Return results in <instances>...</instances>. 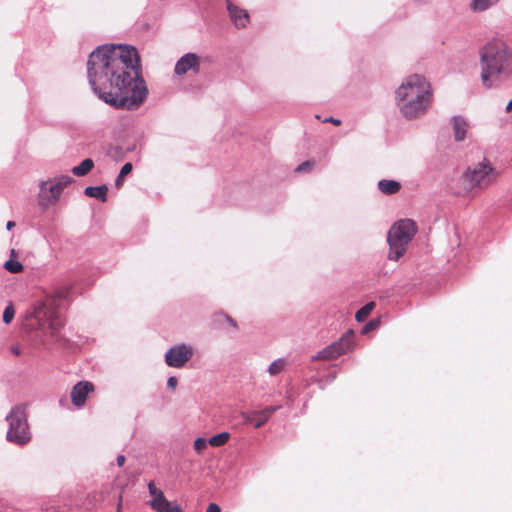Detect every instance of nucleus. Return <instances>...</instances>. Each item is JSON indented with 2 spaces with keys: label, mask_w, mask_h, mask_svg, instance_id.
Wrapping results in <instances>:
<instances>
[{
  "label": "nucleus",
  "mask_w": 512,
  "mask_h": 512,
  "mask_svg": "<svg viewBox=\"0 0 512 512\" xmlns=\"http://www.w3.org/2000/svg\"><path fill=\"white\" fill-rule=\"evenodd\" d=\"M319 386L323 389L322 381L319 382Z\"/></svg>",
  "instance_id": "nucleus-42"
},
{
  "label": "nucleus",
  "mask_w": 512,
  "mask_h": 512,
  "mask_svg": "<svg viewBox=\"0 0 512 512\" xmlns=\"http://www.w3.org/2000/svg\"><path fill=\"white\" fill-rule=\"evenodd\" d=\"M15 315V308L12 302H9L3 311L2 320L5 324H10Z\"/></svg>",
  "instance_id": "nucleus-26"
},
{
  "label": "nucleus",
  "mask_w": 512,
  "mask_h": 512,
  "mask_svg": "<svg viewBox=\"0 0 512 512\" xmlns=\"http://www.w3.org/2000/svg\"><path fill=\"white\" fill-rule=\"evenodd\" d=\"M28 405L20 403L11 408L5 420L8 423L6 440L23 447L31 441L32 433L28 423Z\"/></svg>",
  "instance_id": "nucleus-5"
},
{
  "label": "nucleus",
  "mask_w": 512,
  "mask_h": 512,
  "mask_svg": "<svg viewBox=\"0 0 512 512\" xmlns=\"http://www.w3.org/2000/svg\"><path fill=\"white\" fill-rule=\"evenodd\" d=\"M93 167V160L91 158H86L79 165L74 166L71 171L74 175L82 177L87 175Z\"/></svg>",
  "instance_id": "nucleus-20"
},
{
  "label": "nucleus",
  "mask_w": 512,
  "mask_h": 512,
  "mask_svg": "<svg viewBox=\"0 0 512 512\" xmlns=\"http://www.w3.org/2000/svg\"><path fill=\"white\" fill-rule=\"evenodd\" d=\"M227 10L233 24L236 28H245L249 23V14L246 10L234 5L232 1L226 0Z\"/></svg>",
  "instance_id": "nucleus-13"
},
{
  "label": "nucleus",
  "mask_w": 512,
  "mask_h": 512,
  "mask_svg": "<svg viewBox=\"0 0 512 512\" xmlns=\"http://www.w3.org/2000/svg\"><path fill=\"white\" fill-rule=\"evenodd\" d=\"M194 355V349L191 345L181 343L172 346L165 353V363L169 367L182 368L191 360Z\"/></svg>",
  "instance_id": "nucleus-10"
},
{
  "label": "nucleus",
  "mask_w": 512,
  "mask_h": 512,
  "mask_svg": "<svg viewBox=\"0 0 512 512\" xmlns=\"http://www.w3.org/2000/svg\"><path fill=\"white\" fill-rule=\"evenodd\" d=\"M150 505L157 512H182L181 507L168 501L163 492H159L157 498L150 501Z\"/></svg>",
  "instance_id": "nucleus-15"
},
{
  "label": "nucleus",
  "mask_w": 512,
  "mask_h": 512,
  "mask_svg": "<svg viewBox=\"0 0 512 512\" xmlns=\"http://www.w3.org/2000/svg\"><path fill=\"white\" fill-rule=\"evenodd\" d=\"M314 165V162L313 161H305L303 163H301L300 165H298L296 168H295V172L297 173H302V172H306V171H309L310 168Z\"/></svg>",
  "instance_id": "nucleus-31"
},
{
  "label": "nucleus",
  "mask_w": 512,
  "mask_h": 512,
  "mask_svg": "<svg viewBox=\"0 0 512 512\" xmlns=\"http://www.w3.org/2000/svg\"><path fill=\"white\" fill-rule=\"evenodd\" d=\"M69 293L68 287H61L36 301L27 313L26 329L34 332L35 337L46 348H51L53 345L66 347L69 343L62 334L65 321L59 311L68 300Z\"/></svg>",
  "instance_id": "nucleus-2"
},
{
  "label": "nucleus",
  "mask_w": 512,
  "mask_h": 512,
  "mask_svg": "<svg viewBox=\"0 0 512 512\" xmlns=\"http://www.w3.org/2000/svg\"><path fill=\"white\" fill-rule=\"evenodd\" d=\"M188 71H192L194 74L200 72V57L195 53H186L175 64V74L181 76L186 74Z\"/></svg>",
  "instance_id": "nucleus-11"
},
{
  "label": "nucleus",
  "mask_w": 512,
  "mask_h": 512,
  "mask_svg": "<svg viewBox=\"0 0 512 512\" xmlns=\"http://www.w3.org/2000/svg\"><path fill=\"white\" fill-rule=\"evenodd\" d=\"M11 352L16 356H19L21 354V349L19 346L14 345L11 347Z\"/></svg>",
  "instance_id": "nucleus-38"
},
{
  "label": "nucleus",
  "mask_w": 512,
  "mask_h": 512,
  "mask_svg": "<svg viewBox=\"0 0 512 512\" xmlns=\"http://www.w3.org/2000/svg\"><path fill=\"white\" fill-rule=\"evenodd\" d=\"M132 169H133V165L130 162L125 163L121 167L120 172H119L118 176L115 179V186L117 188L122 187L123 182H124V177L127 176L129 173H131Z\"/></svg>",
  "instance_id": "nucleus-23"
},
{
  "label": "nucleus",
  "mask_w": 512,
  "mask_h": 512,
  "mask_svg": "<svg viewBox=\"0 0 512 512\" xmlns=\"http://www.w3.org/2000/svg\"><path fill=\"white\" fill-rule=\"evenodd\" d=\"M15 226V222L14 221H8L7 224H6V228L8 230L12 229V227Z\"/></svg>",
  "instance_id": "nucleus-40"
},
{
  "label": "nucleus",
  "mask_w": 512,
  "mask_h": 512,
  "mask_svg": "<svg viewBox=\"0 0 512 512\" xmlns=\"http://www.w3.org/2000/svg\"><path fill=\"white\" fill-rule=\"evenodd\" d=\"M324 123H332L334 125H340L341 121L337 118H334V117H329V118H326L324 121Z\"/></svg>",
  "instance_id": "nucleus-36"
},
{
  "label": "nucleus",
  "mask_w": 512,
  "mask_h": 512,
  "mask_svg": "<svg viewBox=\"0 0 512 512\" xmlns=\"http://www.w3.org/2000/svg\"><path fill=\"white\" fill-rule=\"evenodd\" d=\"M73 182V178L68 175L56 176L53 179L41 181L39 183L38 204L46 210L49 206L54 205L63 190Z\"/></svg>",
  "instance_id": "nucleus-8"
},
{
  "label": "nucleus",
  "mask_w": 512,
  "mask_h": 512,
  "mask_svg": "<svg viewBox=\"0 0 512 512\" xmlns=\"http://www.w3.org/2000/svg\"><path fill=\"white\" fill-rule=\"evenodd\" d=\"M506 112L512 111V99L508 102L505 108Z\"/></svg>",
  "instance_id": "nucleus-39"
},
{
  "label": "nucleus",
  "mask_w": 512,
  "mask_h": 512,
  "mask_svg": "<svg viewBox=\"0 0 512 512\" xmlns=\"http://www.w3.org/2000/svg\"><path fill=\"white\" fill-rule=\"evenodd\" d=\"M353 337H354V334H353L352 330L346 331L338 341H336V342L328 345L324 349L318 351L312 357V360L315 361V360L335 359V358L339 357L340 355L349 352L353 348V345H354Z\"/></svg>",
  "instance_id": "nucleus-9"
},
{
  "label": "nucleus",
  "mask_w": 512,
  "mask_h": 512,
  "mask_svg": "<svg viewBox=\"0 0 512 512\" xmlns=\"http://www.w3.org/2000/svg\"><path fill=\"white\" fill-rule=\"evenodd\" d=\"M107 185H99V186H88L84 190V194L91 198H96L102 202L107 200Z\"/></svg>",
  "instance_id": "nucleus-18"
},
{
  "label": "nucleus",
  "mask_w": 512,
  "mask_h": 512,
  "mask_svg": "<svg viewBox=\"0 0 512 512\" xmlns=\"http://www.w3.org/2000/svg\"><path fill=\"white\" fill-rule=\"evenodd\" d=\"M450 125L453 132V137L456 142H461L466 138L469 123L465 117L455 115L450 119Z\"/></svg>",
  "instance_id": "nucleus-14"
},
{
  "label": "nucleus",
  "mask_w": 512,
  "mask_h": 512,
  "mask_svg": "<svg viewBox=\"0 0 512 512\" xmlns=\"http://www.w3.org/2000/svg\"><path fill=\"white\" fill-rule=\"evenodd\" d=\"M284 365H285V361L284 359L282 358H278L276 360H274L269 366H268V373L272 376H275L277 374H279L283 368H284Z\"/></svg>",
  "instance_id": "nucleus-25"
},
{
  "label": "nucleus",
  "mask_w": 512,
  "mask_h": 512,
  "mask_svg": "<svg viewBox=\"0 0 512 512\" xmlns=\"http://www.w3.org/2000/svg\"><path fill=\"white\" fill-rule=\"evenodd\" d=\"M4 268L13 274L20 273L23 271L24 266L17 260L9 259L4 263Z\"/></svg>",
  "instance_id": "nucleus-24"
},
{
  "label": "nucleus",
  "mask_w": 512,
  "mask_h": 512,
  "mask_svg": "<svg viewBox=\"0 0 512 512\" xmlns=\"http://www.w3.org/2000/svg\"><path fill=\"white\" fill-rule=\"evenodd\" d=\"M281 405H271V406H267L265 407L264 409H262L261 411L263 412V414L265 415V417L267 418V420H269V418L271 417V415L273 413H275L276 411H278L279 409H281Z\"/></svg>",
  "instance_id": "nucleus-30"
},
{
  "label": "nucleus",
  "mask_w": 512,
  "mask_h": 512,
  "mask_svg": "<svg viewBox=\"0 0 512 512\" xmlns=\"http://www.w3.org/2000/svg\"><path fill=\"white\" fill-rule=\"evenodd\" d=\"M380 325L379 319H372L362 329V333H368L374 329H376Z\"/></svg>",
  "instance_id": "nucleus-29"
},
{
  "label": "nucleus",
  "mask_w": 512,
  "mask_h": 512,
  "mask_svg": "<svg viewBox=\"0 0 512 512\" xmlns=\"http://www.w3.org/2000/svg\"><path fill=\"white\" fill-rule=\"evenodd\" d=\"M94 390V385L89 381H80L75 384L71 391V401L76 407H82L90 392Z\"/></svg>",
  "instance_id": "nucleus-12"
},
{
  "label": "nucleus",
  "mask_w": 512,
  "mask_h": 512,
  "mask_svg": "<svg viewBox=\"0 0 512 512\" xmlns=\"http://www.w3.org/2000/svg\"><path fill=\"white\" fill-rule=\"evenodd\" d=\"M401 187V183L394 179H381L377 183L378 190L384 195L397 194Z\"/></svg>",
  "instance_id": "nucleus-17"
},
{
  "label": "nucleus",
  "mask_w": 512,
  "mask_h": 512,
  "mask_svg": "<svg viewBox=\"0 0 512 512\" xmlns=\"http://www.w3.org/2000/svg\"><path fill=\"white\" fill-rule=\"evenodd\" d=\"M297 395L293 387L286 391L285 404L288 408H293Z\"/></svg>",
  "instance_id": "nucleus-27"
},
{
  "label": "nucleus",
  "mask_w": 512,
  "mask_h": 512,
  "mask_svg": "<svg viewBox=\"0 0 512 512\" xmlns=\"http://www.w3.org/2000/svg\"><path fill=\"white\" fill-rule=\"evenodd\" d=\"M499 173L490 161L484 158L478 163L467 167L460 177V184L464 192L483 190L496 181Z\"/></svg>",
  "instance_id": "nucleus-6"
},
{
  "label": "nucleus",
  "mask_w": 512,
  "mask_h": 512,
  "mask_svg": "<svg viewBox=\"0 0 512 512\" xmlns=\"http://www.w3.org/2000/svg\"><path fill=\"white\" fill-rule=\"evenodd\" d=\"M431 99V85L419 74L406 77L395 92L397 106L406 119H415L423 115Z\"/></svg>",
  "instance_id": "nucleus-3"
},
{
  "label": "nucleus",
  "mask_w": 512,
  "mask_h": 512,
  "mask_svg": "<svg viewBox=\"0 0 512 512\" xmlns=\"http://www.w3.org/2000/svg\"><path fill=\"white\" fill-rule=\"evenodd\" d=\"M148 490H149L150 495L152 496V499L157 498V495L159 494V492H162L160 489L155 487L153 482H150L148 484Z\"/></svg>",
  "instance_id": "nucleus-32"
},
{
  "label": "nucleus",
  "mask_w": 512,
  "mask_h": 512,
  "mask_svg": "<svg viewBox=\"0 0 512 512\" xmlns=\"http://www.w3.org/2000/svg\"><path fill=\"white\" fill-rule=\"evenodd\" d=\"M206 512H221V508L216 503H210L207 507Z\"/></svg>",
  "instance_id": "nucleus-35"
},
{
  "label": "nucleus",
  "mask_w": 512,
  "mask_h": 512,
  "mask_svg": "<svg viewBox=\"0 0 512 512\" xmlns=\"http://www.w3.org/2000/svg\"><path fill=\"white\" fill-rule=\"evenodd\" d=\"M178 384V380L175 376H171L167 379V387L169 389H175Z\"/></svg>",
  "instance_id": "nucleus-33"
},
{
  "label": "nucleus",
  "mask_w": 512,
  "mask_h": 512,
  "mask_svg": "<svg viewBox=\"0 0 512 512\" xmlns=\"http://www.w3.org/2000/svg\"><path fill=\"white\" fill-rule=\"evenodd\" d=\"M499 1L500 0H472L469 7L473 12L480 13L495 6Z\"/></svg>",
  "instance_id": "nucleus-19"
},
{
  "label": "nucleus",
  "mask_w": 512,
  "mask_h": 512,
  "mask_svg": "<svg viewBox=\"0 0 512 512\" xmlns=\"http://www.w3.org/2000/svg\"><path fill=\"white\" fill-rule=\"evenodd\" d=\"M125 456L124 455H118L117 458H116V462H117V465L119 467L123 466L124 463H125Z\"/></svg>",
  "instance_id": "nucleus-37"
},
{
  "label": "nucleus",
  "mask_w": 512,
  "mask_h": 512,
  "mask_svg": "<svg viewBox=\"0 0 512 512\" xmlns=\"http://www.w3.org/2000/svg\"><path fill=\"white\" fill-rule=\"evenodd\" d=\"M229 438L230 434L228 432H221L210 437L208 443L213 447H220L226 444Z\"/></svg>",
  "instance_id": "nucleus-22"
},
{
  "label": "nucleus",
  "mask_w": 512,
  "mask_h": 512,
  "mask_svg": "<svg viewBox=\"0 0 512 512\" xmlns=\"http://www.w3.org/2000/svg\"><path fill=\"white\" fill-rule=\"evenodd\" d=\"M417 233V225L411 219H402L395 222L388 231L389 244L388 259L398 261L406 251L408 244Z\"/></svg>",
  "instance_id": "nucleus-7"
},
{
  "label": "nucleus",
  "mask_w": 512,
  "mask_h": 512,
  "mask_svg": "<svg viewBox=\"0 0 512 512\" xmlns=\"http://www.w3.org/2000/svg\"><path fill=\"white\" fill-rule=\"evenodd\" d=\"M480 63L481 80L490 88L512 76V49L501 40L490 41L480 49Z\"/></svg>",
  "instance_id": "nucleus-4"
},
{
  "label": "nucleus",
  "mask_w": 512,
  "mask_h": 512,
  "mask_svg": "<svg viewBox=\"0 0 512 512\" xmlns=\"http://www.w3.org/2000/svg\"><path fill=\"white\" fill-rule=\"evenodd\" d=\"M140 56L134 46L104 44L87 61V77L93 92L115 109L137 110L148 95Z\"/></svg>",
  "instance_id": "nucleus-1"
},
{
  "label": "nucleus",
  "mask_w": 512,
  "mask_h": 512,
  "mask_svg": "<svg viewBox=\"0 0 512 512\" xmlns=\"http://www.w3.org/2000/svg\"><path fill=\"white\" fill-rule=\"evenodd\" d=\"M208 441L204 437H198L193 443V448L197 453H201L207 448Z\"/></svg>",
  "instance_id": "nucleus-28"
},
{
  "label": "nucleus",
  "mask_w": 512,
  "mask_h": 512,
  "mask_svg": "<svg viewBox=\"0 0 512 512\" xmlns=\"http://www.w3.org/2000/svg\"><path fill=\"white\" fill-rule=\"evenodd\" d=\"M375 307L374 302H368L363 307H361L355 314V319L357 322H363L370 315L372 310Z\"/></svg>",
  "instance_id": "nucleus-21"
},
{
  "label": "nucleus",
  "mask_w": 512,
  "mask_h": 512,
  "mask_svg": "<svg viewBox=\"0 0 512 512\" xmlns=\"http://www.w3.org/2000/svg\"><path fill=\"white\" fill-rule=\"evenodd\" d=\"M335 378H336V372H334V373L330 376V381H333Z\"/></svg>",
  "instance_id": "nucleus-41"
},
{
  "label": "nucleus",
  "mask_w": 512,
  "mask_h": 512,
  "mask_svg": "<svg viewBox=\"0 0 512 512\" xmlns=\"http://www.w3.org/2000/svg\"><path fill=\"white\" fill-rule=\"evenodd\" d=\"M241 418L245 424H251L255 428H260L268 421L261 410L243 411Z\"/></svg>",
  "instance_id": "nucleus-16"
},
{
  "label": "nucleus",
  "mask_w": 512,
  "mask_h": 512,
  "mask_svg": "<svg viewBox=\"0 0 512 512\" xmlns=\"http://www.w3.org/2000/svg\"><path fill=\"white\" fill-rule=\"evenodd\" d=\"M221 316L233 327V328H237V323L236 321L231 318L228 314H225V313H222Z\"/></svg>",
  "instance_id": "nucleus-34"
}]
</instances>
